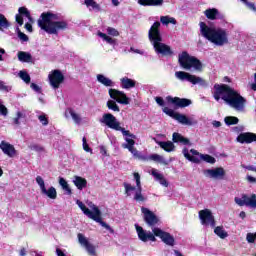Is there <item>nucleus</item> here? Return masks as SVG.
Masks as SVG:
<instances>
[{"mask_svg":"<svg viewBox=\"0 0 256 256\" xmlns=\"http://www.w3.org/2000/svg\"><path fill=\"white\" fill-rule=\"evenodd\" d=\"M213 97L215 101H225L234 109H243L247 100L237 90L227 84H215Z\"/></svg>","mask_w":256,"mask_h":256,"instance_id":"f257e3e1","label":"nucleus"},{"mask_svg":"<svg viewBox=\"0 0 256 256\" xmlns=\"http://www.w3.org/2000/svg\"><path fill=\"white\" fill-rule=\"evenodd\" d=\"M38 26L49 35H57L59 31L67 29L68 24L67 21L61 20L59 14L44 12L38 19Z\"/></svg>","mask_w":256,"mask_h":256,"instance_id":"f03ea898","label":"nucleus"},{"mask_svg":"<svg viewBox=\"0 0 256 256\" xmlns=\"http://www.w3.org/2000/svg\"><path fill=\"white\" fill-rule=\"evenodd\" d=\"M199 27L202 37L213 45L223 47L229 43V32L226 29L209 27L205 22H200Z\"/></svg>","mask_w":256,"mask_h":256,"instance_id":"7ed1b4c3","label":"nucleus"},{"mask_svg":"<svg viewBox=\"0 0 256 256\" xmlns=\"http://www.w3.org/2000/svg\"><path fill=\"white\" fill-rule=\"evenodd\" d=\"M136 231L138 234V238L140 241H143V243H147V241L155 242L157 241L156 237H159L162 242L165 243V245H168L169 247L175 246V237L171 235L169 232L163 231L161 228L154 227L152 229V233H147L143 227L136 225Z\"/></svg>","mask_w":256,"mask_h":256,"instance_id":"20e7f679","label":"nucleus"},{"mask_svg":"<svg viewBox=\"0 0 256 256\" xmlns=\"http://www.w3.org/2000/svg\"><path fill=\"white\" fill-rule=\"evenodd\" d=\"M159 27H161V23L155 22L149 30V39L152 42L155 52L158 55H173V50L171 49V46L161 42L163 41V38L161 37V33L159 32Z\"/></svg>","mask_w":256,"mask_h":256,"instance_id":"39448f33","label":"nucleus"},{"mask_svg":"<svg viewBox=\"0 0 256 256\" xmlns=\"http://www.w3.org/2000/svg\"><path fill=\"white\" fill-rule=\"evenodd\" d=\"M100 123H103L106 127H109V129H113L114 131H121L124 137H132V139H135L136 137L135 134H132L129 130H125L124 127H121V122L111 113L103 114Z\"/></svg>","mask_w":256,"mask_h":256,"instance_id":"423d86ee","label":"nucleus"},{"mask_svg":"<svg viewBox=\"0 0 256 256\" xmlns=\"http://www.w3.org/2000/svg\"><path fill=\"white\" fill-rule=\"evenodd\" d=\"M76 203L81 211H83L84 215H86V217L92 219V221H95L96 223H99L102 227H104V229H111V226H109V224H107V222L103 221V218H101V210L99 209V207L94 205L91 211L80 200H77Z\"/></svg>","mask_w":256,"mask_h":256,"instance_id":"0eeeda50","label":"nucleus"},{"mask_svg":"<svg viewBox=\"0 0 256 256\" xmlns=\"http://www.w3.org/2000/svg\"><path fill=\"white\" fill-rule=\"evenodd\" d=\"M162 111L168 115V117H171L172 119H175V121H178V123H181V125H193V122H191V120L186 117L185 114L177 113L169 107H164Z\"/></svg>","mask_w":256,"mask_h":256,"instance_id":"6e6552de","label":"nucleus"},{"mask_svg":"<svg viewBox=\"0 0 256 256\" xmlns=\"http://www.w3.org/2000/svg\"><path fill=\"white\" fill-rule=\"evenodd\" d=\"M48 79L53 89H59L62 83L65 82V75H63V72H61V70L56 69L48 75Z\"/></svg>","mask_w":256,"mask_h":256,"instance_id":"1a4fd4ad","label":"nucleus"},{"mask_svg":"<svg viewBox=\"0 0 256 256\" xmlns=\"http://www.w3.org/2000/svg\"><path fill=\"white\" fill-rule=\"evenodd\" d=\"M108 93L113 101H116V103H120V105H129V97H127V94H125V92L117 90L115 88H110L108 90Z\"/></svg>","mask_w":256,"mask_h":256,"instance_id":"9d476101","label":"nucleus"},{"mask_svg":"<svg viewBox=\"0 0 256 256\" xmlns=\"http://www.w3.org/2000/svg\"><path fill=\"white\" fill-rule=\"evenodd\" d=\"M141 212L143 214V219L148 227H155L159 225V217H157L153 211L149 210V208L142 207Z\"/></svg>","mask_w":256,"mask_h":256,"instance_id":"9b49d317","label":"nucleus"},{"mask_svg":"<svg viewBox=\"0 0 256 256\" xmlns=\"http://www.w3.org/2000/svg\"><path fill=\"white\" fill-rule=\"evenodd\" d=\"M179 65H201V61L195 56H191L187 51L178 54Z\"/></svg>","mask_w":256,"mask_h":256,"instance_id":"f8f14e48","label":"nucleus"},{"mask_svg":"<svg viewBox=\"0 0 256 256\" xmlns=\"http://www.w3.org/2000/svg\"><path fill=\"white\" fill-rule=\"evenodd\" d=\"M167 103H170L171 105H175L176 108L185 109V107H189L191 103V99L187 98H180V97H173V96H167L166 97Z\"/></svg>","mask_w":256,"mask_h":256,"instance_id":"ddd939ff","label":"nucleus"},{"mask_svg":"<svg viewBox=\"0 0 256 256\" xmlns=\"http://www.w3.org/2000/svg\"><path fill=\"white\" fill-rule=\"evenodd\" d=\"M199 219L203 225H211L212 227H215V216H213V213L209 209H204L199 211Z\"/></svg>","mask_w":256,"mask_h":256,"instance_id":"4468645a","label":"nucleus"},{"mask_svg":"<svg viewBox=\"0 0 256 256\" xmlns=\"http://www.w3.org/2000/svg\"><path fill=\"white\" fill-rule=\"evenodd\" d=\"M175 77H177V79L180 81H188L189 83H192V85H197V83H201V81H203L201 77L191 75L184 71L175 72Z\"/></svg>","mask_w":256,"mask_h":256,"instance_id":"2eb2a0df","label":"nucleus"},{"mask_svg":"<svg viewBox=\"0 0 256 256\" xmlns=\"http://www.w3.org/2000/svg\"><path fill=\"white\" fill-rule=\"evenodd\" d=\"M78 243L81 244L82 247H84L87 251V253L91 256H97V251L95 249V246L89 242L87 237L83 235L82 233H78Z\"/></svg>","mask_w":256,"mask_h":256,"instance_id":"dca6fc26","label":"nucleus"},{"mask_svg":"<svg viewBox=\"0 0 256 256\" xmlns=\"http://www.w3.org/2000/svg\"><path fill=\"white\" fill-rule=\"evenodd\" d=\"M204 175H206V177H210L211 179H225L226 172L223 167H217L214 169L204 170Z\"/></svg>","mask_w":256,"mask_h":256,"instance_id":"f3484780","label":"nucleus"},{"mask_svg":"<svg viewBox=\"0 0 256 256\" xmlns=\"http://www.w3.org/2000/svg\"><path fill=\"white\" fill-rule=\"evenodd\" d=\"M18 13L16 15V22L18 23V25H20V27L23 25V17L25 19H27V21H29V23H33V18L31 17V12H29V10L25 7H20L18 9Z\"/></svg>","mask_w":256,"mask_h":256,"instance_id":"a211bd4d","label":"nucleus"},{"mask_svg":"<svg viewBox=\"0 0 256 256\" xmlns=\"http://www.w3.org/2000/svg\"><path fill=\"white\" fill-rule=\"evenodd\" d=\"M237 141L242 145L245 143L246 145H249L251 143H256V134L253 132L240 133L237 137Z\"/></svg>","mask_w":256,"mask_h":256,"instance_id":"6ab92c4d","label":"nucleus"},{"mask_svg":"<svg viewBox=\"0 0 256 256\" xmlns=\"http://www.w3.org/2000/svg\"><path fill=\"white\" fill-rule=\"evenodd\" d=\"M0 149L2 153H4V155H7L8 157L13 158L15 155H17V150H15V146L5 140L1 141Z\"/></svg>","mask_w":256,"mask_h":256,"instance_id":"aec40b11","label":"nucleus"},{"mask_svg":"<svg viewBox=\"0 0 256 256\" xmlns=\"http://www.w3.org/2000/svg\"><path fill=\"white\" fill-rule=\"evenodd\" d=\"M185 159H187L188 161H191V163H201V158L195 156V155H199L201 157V153H199V151L195 150V149H191L189 154V149L184 148L182 151Z\"/></svg>","mask_w":256,"mask_h":256,"instance_id":"412c9836","label":"nucleus"},{"mask_svg":"<svg viewBox=\"0 0 256 256\" xmlns=\"http://www.w3.org/2000/svg\"><path fill=\"white\" fill-rule=\"evenodd\" d=\"M134 179L136 181V187H137V191L134 195V199L135 201H145V196H143V194L141 193L142 188H141V175H139V173L135 172L134 173Z\"/></svg>","mask_w":256,"mask_h":256,"instance_id":"4be33fe9","label":"nucleus"},{"mask_svg":"<svg viewBox=\"0 0 256 256\" xmlns=\"http://www.w3.org/2000/svg\"><path fill=\"white\" fill-rule=\"evenodd\" d=\"M138 4L142 7H161L163 0H138Z\"/></svg>","mask_w":256,"mask_h":256,"instance_id":"5701e85b","label":"nucleus"},{"mask_svg":"<svg viewBox=\"0 0 256 256\" xmlns=\"http://www.w3.org/2000/svg\"><path fill=\"white\" fill-rule=\"evenodd\" d=\"M205 17H207L210 21H215L219 19V10L217 8H208L204 11Z\"/></svg>","mask_w":256,"mask_h":256,"instance_id":"b1692460","label":"nucleus"},{"mask_svg":"<svg viewBox=\"0 0 256 256\" xmlns=\"http://www.w3.org/2000/svg\"><path fill=\"white\" fill-rule=\"evenodd\" d=\"M73 183L79 191H83L87 187V179L81 176H74Z\"/></svg>","mask_w":256,"mask_h":256,"instance_id":"393cba45","label":"nucleus"},{"mask_svg":"<svg viewBox=\"0 0 256 256\" xmlns=\"http://www.w3.org/2000/svg\"><path fill=\"white\" fill-rule=\"evenodd\" d=\"M173 143H181L182 145H189L190 141L188 138L181 135L179 132H174L172 134Z\"/></svg>","mask_w":256,"mask_h":256,"instance_id":"a878e982","label":"nucleus"},{"mask_svg":"<svg viewBox=\"0 0 256 256\" xmlns=\"http://www.w3.org/2000/svg\"><path fill=\"white\" fill-rule=\"evenodd\" d=\"M159 147L166 151V153H171L172 151H175V144L171 141H159L157 142Z\"/></svg>","mask_w":256,"mask_h":256,"instance_id":"bb28decb","label":"nucleus"},{"mask_svg":"<svg viewBox=\"0 0 256 256\" xmlns=\"http://www.w3.org/2000/svg\"><path fill=\"white\" fill-rule=\"evenodd\" d=\"M120 85L122 89H133V87L136 85V82L129 77H123L120 79Z\"/></svg>","mask_w":256,"mask_h":256,"instance_id":"cd10ccee","label":"nucleus"},{"mask_svg":"<svg viewBox=\"0 0 256 256\" xmlns=\"http://www.w3.org/2000/svg\"><path fill=\"white\" fill-rule=\"evenodd\" d=\"M97 81L104 85V87H113L115 83H113V80L105 77L103 74H98L97 75Z\"/></svg>","mask_w":256,"mask_h":256,"instance_id":"c85d7f7f","label":"nucleus"},{"mask_svg":"<svg viewBox=\"0 0 256 256\" xmlns=\"http://www.w3.org/2000/svg\"><path fill=\"white\" fill-rule=\"evenodd\" d=\"M84 5L89 11H101V6L95 0H84Z\"/></svg>","mask_w":256,"mask_h":256,"instance_id":"c756f323","label":"nucleus"},{"mask_svg":"<svg viewBox=\"0 0 256 256\" xmlns=\"http://www.w3.org/2000/svg\"><path fill=\"white\" fill-rule=\"evenodd\" d=\"M17 57L21 61V63H31V60L33 59L31 53L24 51H19Z\"/></svg>","mask_w":256,"mask_h":256,"instance_id":"7c9ffc66","label":"nucleus"},{"mask_svg":"<svg viewBox=\"0 0 256 256\" xmlns=\"http://www.w3.org/2000/svg\"><path fill=\"white\" fill-rule=\"evenodd\" d=\"M98 37L102 39V41H106L108 45H116L117 40L113 39L111 36L107 35L106 33H103L101 31L97 32Z\"/></svg>","mask_w":256,"mask_h":256,"instance_id":"2f4dec72","label":"nucleus"},{"mask_svg":"<svg viewBox=\"0 0 256 256\" xmlns=\"http://www.w3.org/2000/svg\"><path fill=\"white\" fill-rule=\"evenodd\" d=\"M42 195H47L49 199H57V189L51 186L50 188H45L42 192Z\"/></svg>","mask_w":256,"mask_h":256,"instance_id":"473e14b6","label":"nucleus"},{"mask_svg":"<svg viewBox=\"0 0 256 256\" xmlns=\"http://www.w3.org/2000/svg\"><path fill=\"white\" fill-rule=\"evenodd\" d=\"M59 185L62 187L63 191H66L67 195H73V191L71 187H69V183L63 177H59Z\"/></svg>","mask_w":256,"mask_h":256,"instance_id":"72a5a7b5","label":"nucleus"},{"mask_svg":"<svg viewBox=\"0 0 256 256\" xmlns=\"http://www.w3.org/2000/svg\"><path fill=\"white\" fill-rule=\"evenodd\" d=\"M160 22L162 23V25H177V20L171 16H161Z\"/></svg>","mask_w":256,"mask_h":256,"instance_id":"f704fd0d","label":"nucleus"},{"mask_svg":"<svg viewBox=\"0 0 256 256\" xmlns=\"http://www.w3.org/2000/svg\"><path fill=\"white\" fill-rule=\"evenodd\" d=\"M214 233L215 235H217L218 237H220V239H226V237L229 236V234L227 233V231H225V229H223V226H217L214 229Z\"/></svg>","mask_w":256,"mask_h":256,"instance_id":"c9c22d12","label":"nucleus"},{"mask_svg":"<svg viewBox=\"0 0 256 256\" xmlns=\"http://www.w3.org/2000/svg\"><path fill=\"white\" fill-rule=\"evenodd\" d=\"M200 159L202 161H205V163H210V165H215V163H217V160L215 159V157L209 154H200Z\"/></svg>","mask_w":256,"mask_h":256,"instance_id":"e433bc0d","label":"nucleus"},{"mask_svg":"<svg viewBox=\"0 0 256 256\" xmlns=\"http://www.w3.org/2000/svg\"><path fill=\"white\" fill-rule=\"evenodd\" d=\"M182 68L186 71H197L198 73L203 71V65H182Z\"/></svg>","mask_w":256,"mask_h":256,"instance_id":"4c0bfd02","label":"nucleus"},{"mask_svg":"<svg viewBox=\"0 0 256 256\" xmlns=\"http://www.w3.org/2000/svg\"><path fill=\"white\" fill-rule=\"evenodd\" d=\"M106 107H108V109L114 111L115 113H119V111H121L119 105H117V102H115L114 100H108L106 103Z\"/></svg>","mask_w":256,"mask_h":256,"instance_id":"58836bf2","label":"nucleus"},{"mask_svg":"<svg viewBox=\"0 0 256 256\" xmlns=\"http://www.w3.org/2000/svg\"><path fill=\"white\" fill-rule=\"evenodd\" d=\"M224 123L228 125V127H231V125H237V123H239V118L235 116H227L224 118Z\"/></svg>","mask_w":256,"mask_h":256,"instance_id":"ea45409f","label":"nucleus"},{"mask_svg":"<svg viewBox=\"0 0 256 256\" xmlns=\"http://www.w3.org/2000/svg\"><path fill=\"white\" fill-rule=\"evenodd\" d=\"M149 159L151 161H155L156 163H162L163 165H167V161H165V159L163 158V156L159 155V154H151L149 156Z\"/></svg>","mask_w":256,"mask_h":256,"instance_id":"a19ab883","label":"nucleus"},{"mask_svg":"<svg viewBox=\"0 0 256 256\" xmlns=\"http://www.w3.org/2000/svg\"><path fill=\"white\" fill-rule=\"evenodd\" d=\"M234 201L239 207H247V195L243 194L241 198L235 197Z\"/></svg>","mask_w":256,"mask_h":256,"instance_id":"79ce46f5","label":"nucleus"},{"mask_svg":"<svg viewBox=\"0 0 256 256\" xmlns=\"http://www.w3.org/2000/svg\"><path fill=\"white\" fill-rule=\"evenodd\" d=\"M137 139V136L135 138L131 137V138H125V141L127 144H124V148L128 149V151L133 150V147H135V140Z\"/></svg>","mask_w":256,"mask_h":256,"instance_id":"37998d69","label":"nucleus"},{"mask_svg":"<svg viewBox=\"0 0 256 256\" xmlns=\"http://www.w3.org/2000/svg\"><path fill=\"white\" fill-rule=\"evenodd\" d=\"M19 77L27 85H29V83H31V76L29 75V73H27V71H20L19 72Z\"/></svg>","mask_w":256,"mask_h":256,"instance_id":"c03bdc74","label":"nucleus"},{"mask_svg":"<svg viewBox=\"0 0 256 256\" xmlns=\"http://www.w3.org/2000/svg\"><path fill=\"white\" fill-rule=\"evenodd\" d=\"M246 207H253L256 209V194H252L251 197L247 196Z\"/></svg>","mask_w":256,"mask_h":256,"instance_id":"a18cd8bd","label":"nucleus"},{"mask_svg":"<svg viewBox=\"0 0 256 256\" xmlns=\"http://www.w3.org/2000/svg\"><path fill=\"white\" fill-rule=\"evenodd\" d=\"M9 27V21H7V18H5V15L0 14V31H3V29H8Z\"/></svg>","mask_w":256,"mask_h":256,"instance_id":"49530a36","label":"nucleus"},{"mask_svg":"<svg viewBox=\"0 0 256 256\" xmlns=\"http://www.w3.org/2000/svg\"><path fill=\"white\" fill-rule=\"evenodd\" d=\"M106 33L110 35V37H119V31L113 27H107Z\"/></svg>","mask_w":256,"mask_h":256,"instance_id":"de8ad7c7","label":"nucleus"},{"mask_svg":"<svg viewBox=\"0 0 256 256\" xmlns=\"http://www.w3.org/2000/svg\"><path fill=\"white\" fill-rule=\"evenodd\" d=\"M123 185H124L125 193H126L127 197H130L131 193H129V192L135 191V189H136L135 186H131V184H129L127 182H124Z\"/></svg>","mask_w":256,"mask_h":256,"instance_id":"09e8293b","label":"nucleus"},{"mask_svg":"<svg viewBox=\"0 0 256 256\" xmlns=\"http://www.w3.org/2000/svg\"><path fill=\"white\" fill-rule=\"evenodd\" d=\"M17 117H15L13 119V123L14 125H21V122L19 121V119H25V114H23L22 112H17Z\"/></svg>","mask_w":256,"mask_h":256,"instance_id":"8fccbe9b","label":"nucleus"},{"mask_svg":"<svg viewBox=\"0 0 256 256\" xmlns=\"http://www.w3.org/2000/svg\"><path fill=\"white\" fill-rule=\"evenodd\" d=\"M246 241L247 243H255L256 241V232L255 233H247L246 235Z\"/></svg>","mask_w":256,"mask_h":256,"instance_id":"3c124183","label":"nucleus"},{"mask_svg":"<svg viewBox=\"0 0 256 256\" xmlns=\"http://www.w3.org/2000/svg\"><path fill=\"white\" fill-rule=\"evenodd\" d=\"M36 183H37V185H39L41 192L46 188L45 180H43V178L41 176L36 177Z\"/></svg>","mask_w":256,"mask_h":256,"instance_id":"603ef678","label":"nucleus"},{"mask_svg":"<svg viewBox=\"0 0 256 256\" xmlns=\"http://www.w3.org/2000/svg\"><path fill=\"white\" fill-rule=\"evenodd\" d=\"M18 38L22 43H27L29 41V36H27L25 33L21 32V30H18Z\"/></svg>","mask_w":256,"mask_h":256,"instance_id":"864d4df0","label":"nucleus"},{"mask_svg":"<svg viewBox=\"0 0 256 256\" xmlns=\"http://www.w3.org/2000/svg\"><path fill=\"white\" fill-rule=\"evenodd\" d=\"M82 142L84 151H86V153H93V149H91V147H89V144H87V138L83 137Z\"/></svg>","mask_w":256,"mask_h":256,"instance_id":"5fc2aeb1","label":"nucleus"},{"mask_svg":"<svg viewBox=\"0 0 256 256\" xmlns=\"http://www.w3.org/2000/svg\"><path fill=\"white\" fill-rule=\"evenodd\" d=\"M70 115L75 123H81V117H79V114L75 113V111L70 110Z\"/></svg>","mask_w":256,"mask_h":256,"instance_id":"6e6d98bb","label":"nucleus"},{"mask_svg":"<svg viewBox=\"0 0 256 256\" xmlns=\"http://www.w3.org/2000/svg\"><path fill=\"white\" fill-rule=\"evenodd\" d=\"M8 114H9V110L7 109V107L3 104H0V115L7 117Z\"/></svg>","mask_w":256,"mask_h":256,"instance_id":"4d7b16f0","label":"nucleus"},{"mask_svg":"<svg viewBox=\"0 0 256 256\" xmlns=\"http://www.w3.org/2000/svg\"><path fill=\"white\" fill-rule=\"evenodd\" d=\"M40 123H42V125H49V119H47V116L45 115H40L38 117Z\"/></svg>","mask_w":256,"mask_h":256,"instance_id":"13d9d810","label":"nucleus"},{"mask_svg":"<svg viewBox=\"0 0 256 256\" xmlns=\"http://www.w3.org/2000/svg\"><path fill=\"white\" fill-rule=\"evenodd\" d=\"M30 149H31L32 151H44V150H45V148H43V146H39V145H37V144L31 145V146H30Z\"/></svg>","mask_w":256,"mask_h":256,"instance_id":"bf43d9fd","label":"nucleus"},{"mask_svg":"<svg viewBox=\"0 0 256 256\" xmlns=\"http://www.w3.org/2000/svg\"><path fill=\"white\" fill-rule=\"evenodd\" d=\"M246 7L250 10L253 11L254 13L256 12V6L255 3L252 2H246Z\"/></svg>","mask_w":256,"mask_h":256,"instance_id":"052dcab7","label":"nucleus"},{"mask_svg":"<svg viewBox=\"0 0 256 256\" xmlns=\"http://www.w3.org/2000/svg\"><path fill=\"white\" fill-rule=\"evenodd\" d=\"M0 91H6L9 93L10 89L9 86L5 85V82L0 80Z\"/></svg>","mask_w":256,"mask_h":256,"instance_id":"680f3d73","label":"nucleus"},{"mask_svg":"<svg viewBox=\"0 0 256 256\" xmlns=\"http://www.w3.org/2000/svg\"><path fill=\"white\" fill-rule=\"evenodd\" d=\"M155 101L158 105H160V107H165V100L163 97H156Z\"/></svg>","mask_w":256,"mask_h":256,"instance_id":"e2e57ef3","label":"nucleus"},{"mask_svg":"<svg viewBox=\"0 0 256 256\" xmlns=\"http://www.w3.org/2000/svg\"><path fill=\"white\" fill-rule=\"evenodd\" d=\"M30 87L35 91L36 93H41V87L35 83H31Z\"/></svg>","mask_w":256,"mask_h":256,"instance_id":"0e129e2a","label":"nucleus"},{"mask_svg":"<svg viewBox=\"0 0 256 256\" xmlns=\"http://www.w3.org/2000/svg\"><path fill=\"white\" fill-rule=\"evenodd\" d=\"M33 22H29V20L27 21V23L25 24V29L29 31V33H33V26L31 25Z\"/></svg>","mask_w":256,"mask_h":256,"instance_id":"69168bd1","label":"nucleus"},{"mask_svg":"<svg viewBox=\"0 0 256 256\" xmlns=\"http://www.w3.org/2000/svg\"><path fill=\"white\" fill-rule=\"evenodd\" d=\"M152 175L158 180L163 179V174L158 173L156 170L152 171Z\"/></svg>","mask_w":256,"mask_h":256,"instance_id":"338daca9","label":"nucleus"},{"mask_svg":"<svg viewBox=\"0 0 256 256\" xmlns=\"http://www.w3.org/2000/svg\"><path fill=\"white\" fill-rule=\"evenodd\" d=\"M158 181H160L161 185H164V187H169V182H167V179H165V177L160 178Z\"/></svg>","mask_w":256,"mask_h":256,"instance_id":"774afa93","label":"nucleus"}]
</instances>
